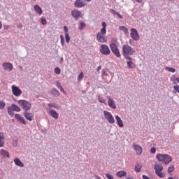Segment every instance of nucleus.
Segmentation results:
<instances>
[{"label":"nucleus","mask_w":179,"mask_h":179,"mask_svg":"<svg viewBox=\"0 0 179 179\" xmlns=\"http://www.w3.org/2000/svg\"><path fill=\"white\" fill-rule=\"evenodd\" d=\"M135 52V49L129 45L125 44L122 46V55L124 58H127V57H131L130 55H134Z\"/></svg>","instance_id":"1"},{"label":"nucleus","mask_w":179,"mask_h":179,"mask_svg":"<svg viewBox=\"0 0 179 179\" xmlns=\"http://www.w3.org/2000/svg\"><path fill=\"white\" fill-rule=\"evenodd\" d=\"M18 104L22 107V110L24 111H29L31 108V103L27 100L22 99L17 101Z\"/></svg>","instance_id":"2"},{"label":"nucleus","mask_w":179,"mask_h":179,"mask_svg":"<svg viewBox=\"0 0 179 179\" xmlns=\"http://www.w3.org/2000/svg\"><path fill=\"white\" fill-rule=\"evenodd\" d=\"M7 110L8 113V115L10 117H13V111H16L17 113L20 112V108H19V106H17L16 104L15 103H12L11 106H8L7 108Z\"/></svg>","instance_id":"3"},{"label":"nucleus","mask_w":179,"mask_h":179,"mask_svg":"<svg viewBox=\"0 0 179 179\" xmlns=\"http://www.w3.org/2000/svg\"><path fill=\"white\" fill-rule=\"evenodd\" d=\"M154 169L155 170V174H157L159 178H164V174L162 173V171H163V165L155 164L154 165Z\"/></svg>","instance_id":"4"},{"label":"nucleus","mask_w":179,"mask_h":179,"mask_svg":"<svg viewBox=\"0 0 179 179\" xmlns=\"http://www.w3.org/2000/svg\"><path fill=\"white\" fill-rule=\"evenodd\" d=\"M107 32H102V31H100V32H98L96 34V41L98 43H107V37H106V34Z\"/></svg>","instance_id":"5"},{"label":"nucleus","mask_w":179,"mask_h":179,"mask_svg":"<svg viewBox=\"0 0 179 179\" xmlns=\"http://www.w3.org/2000/svg\"><path fill=\"white\" fill-rule=\"evenodd\" d=\"M99 51L103 55H110L111 54V50H110L108 45L104 44L101 45Z\"/></svg>","instance_id":"6"},{"label":"nucleus","mask_w":179,"mask_h":179,"mask_svg":"<svg viewBox=\"0 0 179 179\" xmlns=\"http://www.w3.org/2000/svg\"><path fill=\"white\" fill-rule=\"evenodd\" d=\"M103 115H104L106 120H107L108 122H109L110 124H114L115 122L114 116H113L111 113H110L109 111L104 110Z\"/></svg>","instance_id":"7"},{"label":"nucleus","mask_w":179,"mask_h":179,"mask_svg":"<svg viewBox=\"0 0 179 179\" xmlns=\"http://www.w3.org/2000/svg\"><path fill=\"white\" fill-rule=\"evenodd\" d=\"M130 36L132 40H134V41H138V40H139V34H138V30L135 28L131 29Z\"/></svg>","instance_id":"8"},{"label":"nucleus","mask_w":179,"mask_h":179,"mask_svg":"<svg viewBox=\"0 0 179 179\" xmlns=\"http://www.w3.org/2000/svg\"><path fill=\"white\" fill-rule=\"evenodd\" d=\"M71 16H73V17L78 21L80 17H82V12L78 9H74L71 10Z\"/></svg>","instance_id":"9"},{"label":"nucleus","mask_w":179,"mask_h":179,"mask_svg":"<svg viewBox=\"0 0 179 179\" xmlns=\"http://www.w3.org/2000/svg\"><path fill=\"white\" fill-rule=\"evenodd\" d=\"M12 92L13 94L16 96V97H19L22 94V90L15 85L12 86Z\"/></svg>","instance_id":"10"},{"label":"nucleus","mask_w":179,"mask_h":179,"mask_svg":"<svg viewBox=\"0 0 179 179\" xmlns=\"http://www.w3.org/2000/svg\"><path fill=\"white\" fill-rule=\"evenodd\" d=\"M86 1L85 0H76L74 6L78 8H83L86 6Z\"/></svg>","instance_id":"11"},{"label":"nucleus","mask_w":179,"mask_h":179,"mask_svg":"<svg viewBox=\"0 0 179 179\" xmlns=\"http://www.w3.org/2000/svg\"><path fill=\"white\" fill-rule=\"evenodd\" d=\"M124 59H126V62L127 64V68L129 69H135V64L132 62V57H124Z\"/></svg>","instance_id":"12"},{"label":"nucleus","mask_w":179,"mask_h":179,"mask_svg":"<svg viewBox=\"0 0 179 179\" xmlns=\"http://www.w3.org/2000/svg\"><path fill=\"white\" fill-rule=\"evenodd\" d=\"M110 48L112 52L117 57V58L121 57V53H120V50L118 49V46H110Z\"/></svg>","instance_id":"13"},{"label":"nucleus","mask_w":179,"mask_h":179,"mask_svg":"<svg viewBox=\"0 0 179 179\" xmlns=\"http://www.w3.org/2000/svg\"><path fill=\"white\" fill-rule=\"evenodd\" d=\"M3 68L4 71H8V72H10V71L13 69V65L9 62H4L3 63Z\"/></svg>","instance_id":"14"},{"label":"nucleus","mask_w":179,"mask_h":179,"mask_svg":"<svg viewBox=\"0 0 179 179\" xmlns=\"http://www.w3.org/2000/svg\"><path fill=\"white\" fill-rule=\"evenodd\" d=\"M108 105L110 108H113V110L117 109V105H115V101H114V99H113V98L110 96L108 98Z\"/></svg>","instance_id":"15"},{"label":"nucleus","mask_w":179,"mask_h":179,"mask_svg":"<svg viewBox=\"0 0 179 179\" xmlns=\"http://www.w3.org/2000/svg\"><path fill=\"white\" fill-rule=\"evenodd\" d=\"M48 114L49 115H50V117H52V118H55V120H58V113H57V111H55V110H50Z\"/></svg>","instance_id":"16"},{"label":"nucleus","mask_w":179,"mask_h":179,"mask_svg":"<svg viewBox=\"0 0 179 179\" xmlns=\"http://www.w3.org/2000/svg\"><path fill=\"white\" fill-rule=\"evenodd\" d=\"M134 150H136V155L141 156L142 155V148L139 145H134Z\"/></svg>","instance_id":"17"},{"label":"nucleus","mask_w":179,"mask_h":179,"mask_svg":"<svg viewBox=\"0 0 179 179\" xmlns=\"http://www.w3.org/2000/svg\"><path fill=\"white\" fill-rule=\"evenodd\" d=\"M14 163L15 166H17L18 167H24V164L22 162L19 158H15Z\"/></svg>","instance_id":"18"},{"label":"nucleus","mask_w":179,"mask_h":179,"mask_svg":"<svg viewBox=\"0 0 179 179\" xmlns=\"http://www.w3.org/2000/svg\"><path fill=\"white\" fill-rule=\"evenodd\" d=\"M115 118L117 121V125L120 127L122 128L124 127V122H122V120H121V117L118 115H115Z\"/></svg>","instance_id":"19"},{"label":"nucleus","mask_w":179,"mask_h":179,"mask_svg":"<svg viewBox=\"0 0 179 179\" xmlns=\"http://www.w3.org/2000/svg\"><path fill=\"white\" fill-rule=\"evenodd\" d=\"M5 145V136L3 133L0 132V148H3Z\"/></svg>","instance_id":"20"},{"label":"nucleus","mask_w":179,"mask_h":179,"mask_svg":"<svg viewBox=\"0 0 179 179\" xmlns=\"http://www.w3.org/2000/svg\"><path fill=\"white\" fill-rule=\"evenodd\" d=\"M172 161H173V159L171 158V157L166 154L165 155V159H164V163L165 164H169V163H171Z\"/></svg>","instance_id":"21"},{"label":"nucleus","mask_w":179,"mask_h":179,"mask_svg":"<svg viewBox=\"0 0 179 179\" xmlns=\"http://www.w3.org/2000/svg\"><path fill=\"white\" fill-rule=\"evenodd\" d=\"M24 115L26 120H28V121H33V116L31 115V113L27 111H24Z\"/></svg>","instance_id":"22"},{"label":"nucleus","mask_w":179,"mask_h":179,"mask_svg":"<svg viewBox=\"0 0 179 179\" xmlns=\"http://www.w3.org/2000/svg\"><path fill=\"white\" fill-rule=\"evenodd\" d=\"M166 155H162V154H157L156 155V159H157L158 162H164V159L166 157Z\"/></svg>","instance_id":"23"},{"label":"nucleus","mask_w":179,"mask_h":179,"mask_svg":"<svg viewBox=\"0 0 179 179\" xmlns=\"http://www.w3.org/2000/svg\"><path fill=\"white\" fill-rule=\"evenodd\" d=\"M34 9L35 11H36L38 15H42L43 14V10L41 9V7H40V6L35 5L34 6Z\"/></svg>","instance_id":"24"},{"label":"nucleus","mask_w":179,"mask_h":179,"mask_svg":"<svg viewBox=\"0 0 179 179\" xmlns=\"http://www.w3.org/2000/svg\"><path fill=\"white\" fill-rule=\"evenodd\" d=\"M86 27V23L79 21L78 23V30H83V29Z\"/></svg>","instance_id":"25"},{"label":"nucleus","mask_w":179,"mask_h":179,"mask_svg":"<svg viewBox=\"0 0 179 179\" xmlns=\"http://www.w3.org/2000/svg\"><path fill=\"white\" fill-rule=\"evenodd\" d=\"M0 155L3 156V157L9 158V152L3 149L0 150Z\"/></svg>","instance_id":"26"},{"label":"nucleus","mask_w":179,"mask_h":179,"mask_svg":"<svg viewBox=\"0 0 179 179\" xmlns=\"http://www.w3.org/2000/svg\"><path fill=\"white\" fill-rule=\"evenodd\" d=\"M116 176L121 178L122 177H125V176H127V173L125 172V171H120L117 172Z\"/></svg>","instance_id":"27"},{"label":"nucleus","mask_w":179,"mask_h":179,"mask_svg":"<svg viewBox=\"0 0 179 179\" xmlns=\"http://www.w3.org/2000/svg\"><path fill=\"white\" fill-rule=\"evenodd\" d=\"M117 46V38H113L110 41V44L109 45V47H115Z\"/></svg>","instance_id":"28"},{"label":"nucleus","mask_w":179,"mask_h":179,"mask_svg":"<svg viewBox=\"0 0 179 179\" xmlns=\"http://www.w3.org/2000/svg\"><path fill=\"white\" fill-rule=\"evenodd\" d=\"M141 169H142V165H141L140 164H137L135 166L134 171H136V173H141Z\"/></svg>","instance_id":"29"},{"label":"nucleus","mask_w":179,"mask_h":179,"mask_svg":"<svg viewBox=\"0 0 179 179\" xmlns=\"http://www.w3.org/2000/svg\"><path fill=\"white\" fill-rule=\"evenodd\" d=\"M101 26H102V28H101V31H102V32H103V31H105V32H106L107 33V24H106V22H101Z\"/></svg>","instance_id":"30"},{"label":"nucleus","mask_w":179,"mask_h":179,"mask_svg":"<svg viewBox=\"0 0 179 179\" xmlns=\"http://www.w3.org/2000/svg\"><path fill=\"white\" fill-rule=\"evenodd\" d=\"M119 30H121L124 34H128V29L125 26H120Z\"/></svg>","instance_id":"31"},{"label":"nucleus","mask_w":179,"mask_h":179,"mask_svg":"<svg viewBox=\"0 0 179 179\" xmlns=\"http://www.w3.org/2000/svg\"><path fill=\"white\" fill-rule=\"evenodd\" d=\"M52 94L55 96V97H58L59 96V92L57 89L54 88L52 89Z\"/></svg>","instance_id":"32"},{"label":"nucleus","mask_w":179,"mask_h":179,"mask_svg":"<svg viewBox=\"0 0 179 179\" xmlns=\"http://www.w3.org/2000/svg\"><path fill=\"white\" fill-rule=\"evenodd\" d=\"M98 100L99 103H101L102 104H106V99H104V97H103V96L99 95Z\"/></svg>","instance_id":"33"},{"label":"nucleus","mask_w":179,"mask_h":179,"mask_svg":"<svg viewBox=\"0 0 179 179\" xmlns=\"http://www.w3.org/2000/svg\"><path fill=\"white\" fill-rule=\"evenodd\" d=\"M166 71H168L169 72H171L172 73H174L176 72V69L173 67H166Z\"/></svg>","instance_id":"34"},{"label":"nucleus","mask_w":179,"mask_h":179,"mask_svg":"<svg viewBox=\"0 0 179 179\" xmlns=\"http://www.w3.org/2000/svg\"><path fill=\"white\" fill-rule=\"evenodd\" d=\"M5 106H6V103L3 101H0V110H3Z\"/></svg>","instance_id":"35"},{"label":"nucleus","mask_w":179,"mask_h":179,"mask_svg":"<svg viewBox=\"0 0 179 179\" xmlns=\"http://www.w3.org/2000/svg\"><path fill=\"white\" fill-rule=\"evenodd\" d=\"M171 80L173 82V85H177V78H176V76H172L171 77Z\"/></svg>","instance_id":"36"},{"label":"nucleus","mask_w":179,"mask_h":179,"mask_svg":"<svg viewBox=\"0 0 179 179\" xmlns=\"http://www.w3.org/2000/svg\"><path fill=\"white\" fill-rule=\"evenodd\" d=\"M55 73H56V75H59V73H61V69H59V67H56L55 69Z\"/></svg>","instance_id":"37"},{"label":"nucleus","mask_w":179,"mask_h":179,"mask_svg":"<svg viewBox=\"0 0 179 179\" xmlns=\"http://www.w3.org/2000/svg\"><path fill=\"white\" fill-rule=\"evenodd\" d=\"M65 38L66 43H69V41H71V37H69V34H65Z\"/></svg>","instance_id":"38"},{"label":"nucleus","mask_w":179,"mask_h":179,"mask_svg":"<svg viewBox=\"0 0 179 179\" xmlns=\"http://www.w3.org/2000/svg\"><path fill=\"white\" fill-rule=\"evenodd\" d=\"M60 40H61L62 45H65V38H64L63 35H60Z\"/></svg>","instance_id":"39"},{"label":"nucleus","mask_w":179,"mask_h":179,"mask_svg":"<svg viewBox=\"0 0 179 179\" xmlns=\"http://www.w3.org/2000/svg\"><path fill=\"white\" fill-rule=\"evenodd\" d=\"M18 121L19 122H20L21 124H23L24 125H26L27 124L26 120L22 117H21V118Z\"/></svg>","instance_id":"40"},{"label":"nucleus","mask_w":179,"mask_h":179,"mask_svg":"<svg viewBox=\"0 0 179 179\" xmlns=\"http://www.w3.org/2000/svg\"><path fill=\"white\" fill-rule=\"evenodd\" d=\"M174 171V166H171L168 168V173H173Z\"/></svg>","instance_id":"41"},{"label":"nucleus","mask_w":179,"mask_h":179,"mask_svg":"<svg viewBox=\"0 0 179 179\" xmlns=\"http://www.w3.org/2000/svg\"><path fill=\"white\" fill-rule=\"evenodd\" d=\"M41 23L45 26V24H47V20H45V18L41 17Z\"/></svg>","instance_id":"42"},{"label":"nucleus","mask_w":179,"mask_h":179,"mask_svg":"<svg viewBox=\"0 0 179 179\" xmlns=\"http://www.w3.org/2000/svg\"><path fill=\"white\" fill-rule=\"evenodd\" d=\"M48 107H53V108H57L58 106L55 105L54 103H48Z\"/></svg>","instance_id":"43"},{"label":"nucleus","mask_w":179,"mask_h":179,"mask_svg":"<svg viewBox=\"0 0 179 179\" xmlns=\"http://www.w3.org/2000/svg\"><path fill=\"white\" fill-rule=\"evenodd\" d=\"M15 117L17 121H19L22 118V116L20 114L16 113L15 115Z\"/></svg>","instance_id":"44"},{"label":"nucleus","mask_w":179,"mask_h":179,"mask_svg":"<svg viewBox=\"0 0 179 179\" xmlns=\"http://www.w3.org/2000/svg\"><path fill=\"white\" fill-rule=\"evenodd\" d=\"M78 79L79 81L82 80V79H83V72H81L78 77Z\"/></svg>","instance_id":"45"},{"label":"nucleus","mask_w":179,"mask_h":179,"mask_svg":"<svg viewBox=\"0 0 179 179\" xmlns=\"http://www.w3.org/2000/svg\"><path fill=\"white\" fill-rule=\"evenodd\" d=\"M56 86L57 87H58V89H62V85H61V83H59V81H57L56 82Z\"/></svg>","instance_id":"46"},{"label":"nucleus","mask_w":179,"mask_h":179,"mask_svg":"<svg viewBox=\"0 0 179 179\" xmlns=\"http://www.w3.org/2000/svg\"><path fill=\"white\" fill-rule=\"evenodd\" d=\"M106 177L108 179H114V176L110 175L109 173H106Z\"/></svg>","instance_id":"47"},{"label":"nucleus","mask_w":179,"mask_h":179,"mask_svg":"<svg viewBox=\"0 0 179 179\" xmlns=\"http://www.w3.org/2000/svg\"><path fill=\"white\" fill-rule=\"evenodd\" d=\"M150 152L152 153V155H155V153H156V148L154 147L151 148Z\"/></svg>","instance_id":"48"},{"label":"nucleus","mask_w":179,"mask_h":179,"mask_svg":"<svg viewBox=\"0 0 179 179\" xmlns=\"http://www.w3.org/2000/svg\"><path fill=\"white\" fill-rule=\"evenodd\" d=\"M64 30L65 34H69V32L68 31V27L64 26Z\"/></svg>","instance_id":"49"},{"label":"nucleus","mask_w":179,"mask_h":179,"mask_svg":"<svg viewBox=\"0 0 179 179\" xmlns=\"http://www.w3.org/2000/svg\"><path fill=\"white\" fill-rule=\"evenodd\" d=\"M110 12H111V13H113V15H118V12H116L113 9H110Z\"/></svg>","instance_id":"50"},{"label":"nucleus","mask_w":179,"mask_h":179,"mask_svg":"<svg viewBox=\"0 0 179 179\" xmlns=\"http://www.w3.org/2000/svg\"><path fill=\"white\" fill-rule=\"evenodd\" d=\"M102 76H107V73L104 69L102 70Z\"/></svg>","instance_id":"51"},{"label":"nucleus","mask_w":179,"mask_h":179,"mask_svg":"<svg viewBox=\"0 0 179 179\" xmlns=\"http://www.w3.org/2000/svg\"><path fill=\"white\" fill-rule=\"evenodd\" d=\"M117 16H118V17L120 19H124V16H122L121 14H120V13H117Z\"/></svg>","instance_id":"52"},{"label":"nucleus","mask_w":179,"mask_h":179,"mask_svg":"<svg viewBox=\"0 0 179 179\" xmlns=\"http://www.w3.org/2000/svg\"><path fill=\"white\" fill-rule=\"evenodd\" d=\"M60 92H62V93H64V94H66V92H65V90H64L63 87L59 89Z\"/></svg>","instance_id":"53"},{"label":"nucleus","mask_w":179,"mask_h":179,"mask_svg":"<svg viewBox=\"0 0 179 179\" xmlns=\"http://www.w3.org/2000/svg\"><path fill=\"white\" fill-rule=\"evenodd\" d=\"M142 178L143 179H150L149 177L148 176H146V175H143L142 176Z\"/></svg>","instance_id":"54"},{"label":"nucleus","mask_w":179,"mask_h":179,"mask_svg":"<svg viewBox=\"0 0 179 179\" xmlns=\"http://www.w3.org/2000/svg\"><path fill=\"white\" fill-rule=\"evenodd\" d=\"M63 63H64V57H61L59 60V64H63Z\"/></svg>","instance_id":"55"},{"label":"nucleus","mask_w":179,"mask_h":179,"mask_svg":"<svg viewBox=\"0 0 179 179\" xmlns=\"http://www.w3.org/2000/svg\"><path fill=\"white\" fill-rule=\"evenodd\" d=\"M101 70V66H99L96 69V71L97 72H100V71Z\"/></svg>","instance_id":"56"},{"label":"nucleus","mask_w":179,"mask_h":179,"mask_svg":"<svg viewBox=\"0 0 179 179\" xmlns=\"http://www.w3.org/2000/svg\"><path fill=\"white\" fill-rule=\"evenodd\" d=\"M13 142H14L13 145L16 146L17 145V140H14Z\"/></svg>","instance_id":"57"},{"label":"nucleus","mask_w":179,"mask_h":179,"mask_svg":"<svg viewBox=\"0 0 179 179\" xmlns=\"http://www.w3.org/2000/svg\"><path fill=\"white\" fill-rule=\"evenodd\" d=\"M23 27V24H20L18 26H17V29H22Z\"/></svg>","instance_id":"58"},{"label":"nucleus","mask_w":179,"mask_h":179,"mask_svg":"<svg viewBox=\"0 0 179 179\" xmlns=\"http://www.w3.org/2000/svg\"><path fill=\"white\" fill-rule=\"evenodd\" d=\"M4 29H5V30H8V29H9V26L4 25Z\"/></svg>","instance_id":"59"},{"label":"nucleus","mask_w":179,"mask_h":179,"mask_svg":"<svg viewBox=\"0 0 179 179\" xmlns=\"http://www.w3.org/2000/svg\"><path fill=\"white\" fill-rule=\"evenodd\" d=\"M136 2H138V3H142V0H135Z\"/></svg>","instance_id":"60"},{"label":"nucleus","mask_w":179,"mask_h":179,"mask_svg":"<svg viewBox=\"0 0 179 179\" xmlns=\"http://www.w3.org/2000/svg\"><path fill=\"white\" fill-rule=\"evenodd\" d=\"M2 29V22H0V30Z\"/></svg>","instance_id":"61"},{"label":"nucleus","mask_w":179,"mask_h":179,"mask_svg":"<svg viewBox=\"0 0 179 179\" xmlns=\"http://www.w3.org/2000/svg\"><path fill=\"white\" fill-rule=\"evenodd\" d=\"M96 179H101V178H100L99 176H96Z\"/></svg>","instance_id":"62"},{"label":"nucleus","mask_w":179,"mask_h":179,"mask_svg":"<svg viewBox=\"0 0 179 179\" xmlns=\"http://www.w3.org/2000/svg\"><path fill=\"white\" fill-rule=\"evenodd\" d=\"M87 2H92V0H85Z\"/></svg>","instance_id":"63"},{"label":"nucleus","mask_w":179,"mask_h":179,"mask_svg":"<svg viewBox=\"0 0 179 179\" xmlns=\"http://www.w3.org/2000/svg\"><path fill=\"white\" fill-rule=\"evenodd\" d=\"M131 41H132V40H131V39H130V40L129 41V43H131Z\"/></svg>","instance_id":"64"}]
</instances>
